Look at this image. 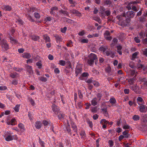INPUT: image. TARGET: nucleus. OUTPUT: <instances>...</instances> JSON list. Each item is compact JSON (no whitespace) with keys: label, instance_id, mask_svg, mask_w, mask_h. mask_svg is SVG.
<instances>
[{"label":"nucleus","instance_id":"nucleus-1","mask_svg":"<svg viewBox=\"0 0 147 147\" xmlns=\"http://www.w3.org/2000/svg\"><path fill=\"white\" fill-rule=\"evenodd\" d=\"M135 15V12L132 11H129L119 16L118 19L121 21L123 26H128L131 24V18H133Z\"/></svg>","mask_w":147,"mask_h":147},{"label":"nucleus","instance_id":"nucleus-2","mask_svg":"<svg viewBox=\"0 0 147 147\" xmlns=\"http://www.w3.org/2000/svg\"><path fill=\"white\" fill-rule=\"evenodd\" d=\"M0 45L3 51H5L9 49V45L7 43V41L4 39H3L1 40Z\"/></svg>","mask_w":147,"mask_h":147},{"label":"nucleus","instance_id":"nucleus-3","mask_svg":"<svg viewBox=\"0 0 147 147\" xmlns=\"http://www.w3.org/2000/svg\"><path fill=\"white\" fill-rule=\"evenodd\" d=\"M131 89L136 94H140V87L137 84H133L130 86Z\"/></svg>","mask_w":147,"mask_h":147},{"label":"nucleus","instance_id":"nucleus-4","mask_svg":"<svg viewBox=\"0 0 147 147\" xmlns=\"http://www.w3.org/2000/svg\"><path fill=\"white\" fill-rule=\"evenodd\" d=\"M51 107L52 108V110L55 114H57L59 110V107L55 104H53L51 106Z\"/></svg>","mask_w":147,"mask_h":147},{"label":"nucleus","instance_id":"nucleus-5","mask_svg":"<svg viewBox=\"0 0 147 147\" xmlns=\"http://www.w3.org/2000/svg\"><path fill=\"white\" fill-rule=\"evenodd\" d=\"M58 8L56 6H53L50 9V11H49L51 15L54 16L56 13L55 11H57L58 10Z\"/></svg>","mask_w":147,"mask_h":147},{"label":"nucleus","instance_id":"nucleus-6","mask_svg":"<svg viewBox=\"0 0 147 147\" xmlns=\"http://www.w3.org/2000/svg\"><path fill=\"white\" fill-rule=\"evenodd\" d=\"M1 8L3 10L6 11H10L12 8L11 6L9 5H3L1 7Z\"/></svg>","mask_w":147,"mask_h":147},{"label":"nucleus","instance_id":"nucleus-7","mask_svg":"<svg viewBox=\"0 0 147 147\" xmlns=\"http://www.w3.org/2000/svg\"><path fill=\"white\" fill-rule=\"evenodd\" d=\"M82 68L80 66H77L75 69L76 76H77L79 74L82 73Z\"/></svg>","mask_w":147,"mask_h":147},{"label":"nucleus","instance_id":"nucleus-8","mask_svg":"<svg viewBox=\"0 0 147 147\" xmlns=\"http://www.w3.org/2000/svg\"><path fill=\"white\" fill-rule=\"evenodd\" d=\"M137 102L139 105H144V101L141 97H138L136 99Z\"/></svg>","mask_w":147,"mask_h":147},{"label":"nucleus","instance_id":"nucleus-9","mask_svg":"<svg viewBox=\"0 0 147 147\" xmlns=\"http://www.w3.org/2000/svg\"><path fill=\"white\" fill-rule=\"evenodd\" d=\"M25 66L27 72L30 74H32L33 73V71L32 70V67L27 64H26Z\"/></svg>","mask_w":147,"mask_h":147},{"label":"nucleus","instance_id":"nucleus-10","mask_svg":"<svg viewBox=\"0 0 147 147\" xmlns=\"http://www.w3.org/2000/svg\"><path fill=\"white\" fill-rule=\"evenodd\" d=\"M71 127L73 129L74 131L78 135V130L77 126L75 124L74 122H72L71 123Z\"/></svg>","mask_w":147,"mask_h":147},{"label":"nucleus","instance_id":"nucleus-11","mask_svg":"<svg viewBox=\"0 0 147 147\" xmlns=\"http://www.w3.org/2000/svg\"><path fill=\"white\" fill-rule=\"evenodd\" d=\"M88 57H89L90 59L94 61L97 60V57L96 55L94 53H91L88 56Z\"/></svg>","mask_w":147,"mask_h":147},{"label":"nucleus","instance_id":"nucleus-12","mask_svg":"<svg viewBox=\"0 0 147 147\" xmlns=\"http://www.w3.org/2000/svg\"><path fill=\"white\" fill-rule=\"evenodd\" d=\"M140 107L139 111L141 112L144 113L146 111L147 108L145 109V108L147 107L145 105H140Z\"/></svg>","mask_w":147,"mask_h":147},{"label":"nucleus","instance_id":"nucleus-13","mask_svg":"<svg viewBox=\"0 0 147 147\" xmlns=\"http://www.w3.org/2000/svg\"><path fill=\"white\" fill-rule=\"evenodd\" d=\"M69 65L67 67H66V68L64 69V72L66 74H68L69 72V70L67 69V68L69 69L70 68H72V66L71 63L70 61L68 62Z\"/></svg>","mask_w":147,"mask_h":147},{"label":"nucleus","instance_id":"nucleus-14","mask_svg":"<svg viewBox=\"0 0 147 147\" xmlns=\"http://www.w3.org/2000/svg\"><path fill=\"white\" fill-rule=\"evenodd\" d=\"M108 46H106L102 45L99 49L100 51H102L104 53H105L107 50L108 49Z\"/></svg>","mask_w":147,"mask_h":147},{"label":"nucleus","instance_id":"nucleus-15","mask_svg":"<svg viewBox=\"0 0 147 147\" xmlns=\"http://www.w3.org/2000/svg\"><path fill=\"white\" fill-rule=\"evenodd\" d=\"M35 126L36 129H40L42 126V123L40 121H37L35 122Z\"/></svg>","mask_w":147,"mask_h":147},{"label":"nucleus","instance_id":"nucleus-16","mask_svg":"<svg viewBox=\"0 0 147 147\" xmlns=\"http://www.w3.org/2000/svg\"><path fill=\"white\" fill-rule=\"evenodd\" d=\"M139 19L140 21L141 22H144L147 20V17L143 14V16L140 17Z\"/></svg>","mask_w":147,"mask_h":147},{"label":"nucleus","instance_id":"nucleus-17","mask_svg":"<svg viewBox=\"0 0 147 147\" xmlns=\"http://www.w3.org/2000/svg\"><path fill=\"white\" fill-rule=\"evenodd\" d=\"M22 57L24 58L29 59L31 57V55L30 53H24L22 54Z\"/></svg>","mask_w":147,"mask_h":147},{"label":"nucleus","instance_id":"nucleus-18","mask_svg":"<svg viewBox=\"0 0 147 147\" xmlns=\"http://www.w3.org/2000/svg\"><path fill=\"white\" fill-rule=\"evenodd\" d=\"M59 12L60 13L63 14L64 16H69V13L66 11L64 10L61 9L59 11Z\"/></svg>","mask_w":147,"mask_h":147},{"label":"nucleus","instance_id":"nucleus-19","mask_svg":"<svg viewBox=\"0 0 147 147\" xmlns=\"http://www.w3.org/2000/svg\"><path fill=\"white\" fill-rule=\"evenodd\" d=\"M18 127L20 129V130L21 132L24 131L25 130L24 125L22 123H20L18 125Z\"/></svg>","mask_w":147,"mask_h":147},{"label":"nucleus","instance_id":"nucleus-20","mask_svg":"<svg viewBox=\"0 0 147 147\" xmlns=\"http://www.w3.org/2000/svg\"><path fill=\"white\" fill-rule=\"evenodd\" d=\"M117 48V52L120 55H121L122 54V52L121 50L122 47L121 46L118 45L116 47Z\"/></svg>","mask_w":147,"mask_h":147},{"label":"nucleus","instance_id":"nucleus-21","mask_svg":"<svg viewBox=\"0 0 147 147\" xmlns=\"http://www.w3.org/2000/svg\"><path fill=\"white\" fill-rule=\"evenodd\" d=\"M98 102V101L96 98H94L91 101V104L94 106H95L97 105Z\"/></svg>","mask_w":147,"mask_h":147},{"label":"nucleus","instance_id":"nucleus-22","mask_svg":"<svg viewBox=\"0 0 147 147\" xmlns=\"http://www.w3.org/2000/svg\"><path fill=\"white\" fill-rule=\"evenodd\" d=\"M43 39L45 41V42H50L51 40L47 34H45L43 36Z\"/></svg>","mask_w":147,"mask_h":147},{"label":"nucleus","instance_id":"nucleus-23","mask_svg":"<svg viewBox=\"0 0 147 147\" xmlns=\"http://www.w3.org/2000/svg\"><path fill=\"white\" fill-rule=\"evenodd\" d=\"M42 123L45 126L47 127L48 125H50L51 122L49 121H47L45 120H44L42 121Z\"/></svg>","mask_w":147,"mask_h":147},{"label":"nucleus","instance_id":"nucleus-24","mask_svg":"<svg viewBox=\"0 0 147 147\" xmlns=\"http://www.w3.org/2000/svg\"><path fill=\"white\" fill-rule=\"evenodd\" d=\"M140 80L143 82V85L144 86H147V78H141Z\"/></svg>","mask_w":147,"mask_h":147},{"label":"nucleus","instance_id":"nucleus-25","mask_svg":"<svg viewBox=\"0 0 147 147\" xmlns=\"http://www.w3.org/2000/svg\"><path fill=\"white\" fill-rule=\"evenodd\" d=\"M92 20H95L97 22L99 23H100V22H101L100 18L98 16H93L92 17Z\"/></svg>","mask_w":147,"mask_h":147},{"label":"nucleus","instance_id":"nucleus-26","mask_svg":"<svg viewBox=\"0 0 147 147\" xmlns=\"http://www.w3.org/2000/svg\"><path fill=\"white\" fill-rule=\"evenodd\" d=\"M18 74L16 72H13L10 74V76L13 78H16L18 77Z\"/></svg>","mask_w":147,"mask_h":147},{"label":"nucleus","instance_id":"nucleus-27","mask_svg":"<svg viewBox=\"0 0 147 147\" xmlns=\"http://www.w3.org/2000/svg\"><path fill=\"white\" fill-rule=\"evenodd\" d=\"M99 34L98 33L93 34H89L87 36V37L89 38L93 37H97L99 36Z\"/></svg>","mask_w":147,"mask_h":147},{"label":"nucleus","instance_id":"nucleus-28","mask_svg":"<svg viewBox=\"0 0 147 147\" xmlns=\"http://www.w3.org/2000/svg\"><path fill=\"white\" fill-rule=\"evenodd\" d=\"M66 129L67 132L68 134H69L70 135H71L72 133L71 132V129L70 128V125L69 123H67V125L66 126Z\"/></svg>","mask_w":147,"mask_h":147},{"label":"nucleus","instance_id":"nucleus-29","mask_svg":"<svg viewBox=\"0 0 147 147\" xmlns=\"http://www.w3.org/2000/svg\"><path fill=\"white\" fill-rule=\"evenodd\" d=\"M31 39L34 41H36L39 39V37L38 36L33 35L31 36Z\"/></svg>","mask_w":147,"mask_h":147},{"label":"nucleus","instance_id":"nucleus-30","mask_svg":"<svg viewBox=\"0 0 147 147\" xmlns=\"http://www.w3.org/2000/svg\"><path fill=\"white\" fill-rule=\"evenodd\" d=\"M109 101L110 103L112 104V106H113L114 105L116 102V100L114 98H111L109 100Z\"/></svg>","mask_w":147,"mask_h":147},{"label":"nucleus","instance_id":"nucleus-31","mask_svg":"<svg viewBox=\"0 0 147 147\" xmlns=\"http://www.w3.org/2000/svg\"><path fill=\"white\" fill-rule=\"evenodd\" d=\"M112 2L110 0H105L104 1V5H109V6H110Z\"/></svg>","mask_w":147,"mask_h":147},{"label":"nucleus","instance_id":"nucleus-32","mask_svg":"<svg viewBox=\"0 0 147 147\" xmlns=\"http://www.w3.org/2000/svg\"><path fill=\"white\" fill-rule=\"evenodd\" d=\"M138 52H136L133 54L132 56L131 60L134 61L135 59L137 58V56L138 54Z\"/></svg>","mask_w":147,"mask_h":147},{"label":"nucleus","instance_id":"nucleus-33","mask_svg":"<svg viewBox=\"0 0 147 147\" xmlns=\"http://www.w3.org/2000/svg\"><path fill=\"white\" fill-rule=\"evenodd\" d=\"M88 60L87 62L88 64L90 66H91L94 64V61L93 60H92L89 57H88Z\"/></svg>","mask_w":147,"mask_h":147},{"label":"nucleus","instance_id":"nucleus-34","mask_svg":"<svg viewBox=\"0 0 147 147\" xmlns=\"http://www.w3.org/2000/svg\"><path fill=\"white\" fill-rule=\"evenodd\" d=\"M132 119L134 121H137L139 120L140 119V116L137 115H134L132 117Z\"/></svg>","mask_w":147,"mask_h":147},{"label":"nucleus","instance_id":"nucleus-35","mask_svg":"<svg viewBox=\"0 0 147 147\" xmlns=\"http://www.w3.org/2000/svg\"><path fill=\"white\" fill-rule=\"evenodd\" d=\"M36 66H38L39 69H40L41 68L42 65L41 61H39L38 62H37L36 63Z\"/></svg>","mask_w":147,"mask_h":147},{"label":"nucleus","instance_id":"nucleus-36","mask_svg":"<svg viewBox=\"0 0 147 147\" xmlns=\"http://www.w3.org/2000/svg\"><path fill=\"white\" fill-rule=\"evenodd\" d=\"M26 17L27 19L31 22H34V20L33 19L32 17L30 15H26Z\"/></svg>","mask_w":147,"mask_h":147},{"label":"nucleus","instance_id":"nucleus-37","mask_svg":"<svg viewBox=\"0 0 147 147\" xmlns=\"http://www.w3.org/2000/svg\"><path fill=\"white\" fill-rule=\"evenodd\" d=\"M118 80L117 81V82H121L123 83L125 81V78L123 77H118Z\"/></svg>","mask_w":147,"mask_h":147},{"label":"nucleus","instance_id":"nucleus-38","mask_svg":"<svg viewBox=\"0 0 147 147\" xmlns=\"http://www.w3.org/2000/svg\"><path fill=\"white\" fill-rule=\"evenodd\" d=\"M10 40L12 41V43L13 44H17L18 41L17 40L14 39L13 37H10Z\"/></svg>","mask_w":147,"mask_h":147},{"label":"nucleus","instance_id":"nucleus-39","mask_svg":"<svg viewBox=\"0 0 147 147\" xmlns=\"http://www.w3.org/2000/svg\"><path fill=\"white\" fill-rule=\"evenodd\" d=\"M54 37L55 38L57 42V41H60L61 40V37L60 36H59L58 34H56L55 36H54Z\"/></svg>","mask_w":147,"mask_h":147},{"label":"nucleus","instance_id":"nucleus-40","mask_svg":"<svg viewBox=\"0 0 147 147\" xmlns=\"http://www.w3.org/2000/svg\"><path fill=\"white\" fill-rule=\"evenodd\" d=\"M53 19V18L51 16H49L45 18V19L44 21L46 22L48 21H50Z\"/></svg>","mask_w":147,"mask_h":147},{"label":"nucleus","instance_id":"nucleus-41","mask_svg":"<svg viewBox=\"0 0 147 147\" xmlns=\"http://www.w3.org/2000/svg\"><path fill=\"white\" fill-rule=\"evenodd\" d=\"M87 122L89 125V127L92 128L93 127V124L92 121H90L89 119H87Z\"/></svg>","mask_w":147,"mask_h":147},{"label":"nucleus","instance_id":"nucleus-42","mask_svg":"<svg viewBox=\"0 0 147 147\" xmlns=\"http://www.w3.org/2000/svg\"><path fill=\"white\" fill-rule=\"evenodd\" d=\"M118 42V40L116 38H114L112 41L111 44L113 46L117 44Z\"/></svg>","mask_w":147,"mask_h":147},{"label":"nucleus","instance_id":"nucleus-43","mask_svg":"<svg viewBox=\"0 0 147 147\" xmlns=\"http://www.w3.org/2000/svg\"><path fill=\"white\" fill-rule=\"evenodd\" d=\"M5 140L7 141H9L12 140V136L10 135H8L5 138Z\"/></svg>","mask_w":147,"mask_h":147},{"label":"nucleus","instance_id":"nucleus-44","mask_svg":"<svg viewBox=\"0 0 147 147\" xmlns=\"http://www.w3.org/2000/svg\"><path fill=\"white\" fill-rule=\"evenodd\" d=\"M41 81L45 82L47 81V79L46 78L44 77H41L38 78Z\"/></svg>","mask_w":147,"mask_h":147},{"label":"nucleus","instance_id":"nucleus-45","mask_svg":"<svg viewBox=\"0 0 147 147\" xmlns=\"http://www.w3.org/2000/svg\"><path fill=\"white\" fill-rule=\"evenodd\" d=\"M108 121L106 120L105 119H102L100 121V123L101 124H107L108 123Z\"/></svg>","mask_w":147,"mask_h":147},{"label":"nucleus","instance_id":"nucleus-46","mask_svg":"<svg viewBox=\"0 0 147 147\" xmlns=\"http://www.w3.org/2000/svg\"><path fill=\"white\" fill-rule=\"evenodd\" d=\"M92 79V78H91L89 79H88L87 80H86V82L87 83H88V84H90V83H92L94 81V80H93Z\"/></svg>","mask_w":147,"mask_h":147},{"label":"nucleus","instance_id":"nucleus-47","mask_svg":"<svg viewBox=\"0 0 147 147\" xmlns=\"http://www.w3.org/2000/svg\"><path fill=\"white\" fill-rule=\"evenodd\" d=\"M105 8L103 6H100V11L102 12L101 13V14L102 15L103 14V12L105 11Z\"/></svg>","mask_w":147,"mask_h":147},{"label":"nucleus","instance_id":"nucleus-48","mask_svg":"<svg viewBox=\"0 0 147 147\" xmlns=\"http://www.w3.org/2000/svg\"><path fill=\"white\" fill-rule=\"evenodd\" d=\"M67 29V28L66 27H64L63 28H61L60 29V31L61 32L63 33H65Z\"/></svg>","mask_w":147,"mask_h":147},{"label":"nucleus","instance_id":"nucleus-49","mask_svg":"<svg viewBox=\"0 0 147 147\" xmlns=\"http://www.w3.org/2000/svg\"><path fill=\"white\" fill-rule=\"evenodd\" d=\"M34 15L35 17L37 19H39L40 17V14L37 12H35L34 13Z\"/></svg>","mask_w":147,"mask_h":147},{"label":"nucleus","instance_id":"nucleus-50","mask_svg":"<svg viewBox=\"0 0 147 147\" xmlns=\"http://www.w3.org/2000/svg\"><path fill=\"white\" fill-rule=\"evenodd\" d=\"M65 63V61L63 60H60L59 62V64L62 65L64 66Z\"/></svg>","mask_w":147,"mask_h":147},{"label":"nucleus","instance_id":"nucleus-51","mask_svg":"<svg viewBox=\"0 0 147 147\" xmlns=\"http://www.w3.org/2000/svg\"><path fill=\"white\" fill-rule=\"evenodd\" d=\"M92 83L93 85L96 87H98L99 85V83L98 82L94 80Z\"/></svg>","mask_w":147,"mask_h":147},{"label":"nucleus","instance_id":"nucleus-52","mask_svg":"<svg viewBox=\"0 0 147 147\" xmlns=\"http://www.w3.org/2000/svg\"><path fill=\"white\" fill-rule=\"evenodd\" d=\"M16 22L21 25H22L24 23L22 20L20 18L17 19L16 21Z\"/></svg>","mask_w":147,"mask_h":147},{"label":"nucleus","instance_id":"nucleus-53","mask_svg":"<svg viewBox=\"0 0 147 147\" xmlns=\"http://www.w3.org/2000/svg\"><path fill=\"white\" fill-rule=\"evenodd\" d=\"M20 106V105H16L15 107H14V109L15 111L16 112H18L19 110V107Z\"/></svg>","mask_w":147,"mask_h":147},{"label":"nucleus","instance_id":"nucleus-54","mask_svg":"<svg viewBox=\"0 0 147 147\" xmlns=\"http://www.w3.org/2000/svg\"><path fill=\"white\" fill-rule=\"evenodd\" d=\"M10 121L11 123V125H16V121L15 119L12 118L11 119Z\"/></svg>","mask_w":147,"mask_h":147},{"label":"nucleus","instance_id":"nucleus-55","mask_svg":"<svg viewBox=\"0 0 147 147\" xmlns=\"http://www.w3.org/2000/svg\"><path fill=\"white\" fill-rule=\"evenodd\" d=\"M135 42L137 43H139L140 42V40L139 37L138 36L135 37L134 38Z\"/></svg>","mask_w":147,"mask_h":147},{"label":"nucleus","instance_id":"nucleus-56","mask_svg":"<svg viewBox=\"0 0 147 147\" xmlns=\"http://www.w3.org/2000/svg\"><path fill=\"white\" fill-rule=\"evenodd\" d=\"M70 11L71 13H72L73 14H77V13L78 12V10L75 9H73L72 10H71Z\"/></svg>","mask_w":147,"mask_h":147},{"label":"nucleus","instance_id":"nucleus-57","mask_svg":"<svg viewBox=\"0 0 147 147\" xmlns=\"http://www.w3.org/2000/svg\"><path fill=\"white\" fill-rule=\"evenodd\" d=\"M80 135L81 136L83 137H86V134L85 132V131H84L82 130L80 131Z\"/></svg>","mask_w":147,"mask_h":147},{"label":"nucleus","instance_id":"nucleus-58","mask_svg":"<svg viewBox=\"0 0 147 147\" xmlns=\"http://www.w3.org/2000/svg\"><path fill=\"white\" fill-rule=\"evenodd\" d=\"M97 96L98 98V102H99L101 100V98L102 96V94H101L98 93L97 94Z\"/></svg>","mask_w":147,"mask_h":147},{"label":"nucleus","instance_id":"nucleus-59","mask_svg":"<svg viewBox=\"0 0 147 147\" xmlns=\"http://www.w3.org/2000/svg\"><path fill=\"white\" fill-rule=\"evenodd\" d=\"M91 111L93 113H95L97 111V108L96 107L92 108L91 109Z\"/></svg>","mask_w":147,"mask_h":147},{"label":"nucleus","instance_id":"nucleus-60","mask_svg":"<svg viewBox=\"0 0 147 147\" xmlns=\"http://www.w3.org/2000/svg\"><path fill=\"white\" fill-rule=\"evenodd\" d=\"M108 143L109 144V147H112L114 145V142L112 140H109L108 141Z\"/></svg>","mask_w":147,"mask_h":147},{"label":"nucleus","instance_id":"nucleus-61","mask_svg":"<svg viewBox=\"0 0 147 147\" xmlns=\"http://www.w3.org/2000/svg\"><path fill=\"white\" fill-rule=\"evenodd\" d=\"M130 126L127 125V124H125L124 125L123 128L124 129H130Z\"/></svg>","mask_w":147,"mask_h":147},{"label":"nucleus","instance_id":"nucleus-62","mask_svg":"<svg viewBox=\"0 0 147 147\" xmlns=\"http://www.w3.org/2000/svg\"><path fill=\"white\" fill-rule=\"evenodd\" d=\"M142 51L143 55H145L147 57V48L144 49Z\"/></svg>","mask_w":147,"mask_h":147},{"label":"nucleus","instance_id":"nucleus-63","mask_svg":"<svg viewBox=\"0 0 147 147\" xmlns=\"http://www.w3.org/2000/svg\"><path fill=\"white\" fill-rule=\"evenodd\" d=\"M105 13L107 16H109L111 14V12L109 10H107L105 11Z\"/></svg>","mask_w":147,"mask_h":147},{"label":"nucleus","instance_id":"nucleus-64","mask_svg":"<svg viewBox=\"0 0 147 147\" xmlns=\"http://www.w3.org/2000/svg\"><path fill=\"white\" fill-rule=\"evenodd\" d=\"M112 52L110 51L107 50L106 51L105 53L107 56H109L111 55V54L112 53Z\"/></svg>","mask_w":147,"mask_h":147}]
</instances>
